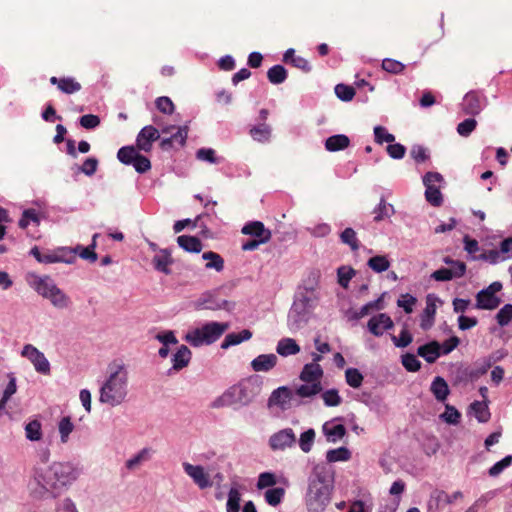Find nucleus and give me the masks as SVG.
<instances>
[{
    "label": "nucleus",
    "mask_w": 512,
    "mask_h": 512,
    "mask_svg": "<svg viewBox=\"0 0 512 512\" xmlns=\"http://www.w3.org/2000/svg\"><path fill=\"white\" fill-rule=\"evenodd\" d=\"M184 470L201 489L212 485L208 473L205 472L202 466L184 464Z\"/></svg>",
    "instance_id": "nucleus-12"
},
{
    "label": "nucleus",
    "mask_w": 512,
    "mask_h": 512,
    "mask_svg": "<svg viewBox=\"0 0 512 512\" xmlns=\"http://www.w3.org/2000/svg\"><path fill=\"white\" fill-rule=\"evenodd\" d=\"M403 366L411 372H416L420 369L421 364L417 357L413 354H406L402 357Z\"/></svg>",
    "instance_id": "nucleus-57"
},
{
    "label": "nucleus",
    "mask_w": 512,
    "mask_h": 512,
    "mask_svg": "<svg viewBox=\"0 0 512 512\" xmlns=\"http://www.w3.org/2000/svg\"><path fill=\"white\" fill-rule=\"evenodd\" d=\"M335 94L342 101H351L355 96V89L350 85L337 84Z\"/></svg>",
    "instance_id": "nucleus-45"
},
{
    "label": "nucleus",
    "mask_w": 512,
    "mask_h": 512,
    "mask_svg": "<svg viewBox=\"0 0 512 512\" xmlns=\"http://www.w3.org/2000/svg\"><path fill=\"white\" fill-rule=\"evenodd\" d=\"M343 243L350 246L353 251L358 250L359 241L356 236V232L352 228H346L340 235Z\"/></svg>",
    "instance_id": "nucleus-42"
},
{
    "label": "nucleus",
    "mask_w": 512,
    "mask_h": 512,
    "mask_svg": "<svg viewBox=\"0 0 512 512\" xmlns=\"http://www.w3.org/2000/svg\"><path fill=\"white\" fill-rule=\"evenodd\" d=\"M127 374L118 366L101 388L100 401L111 406L120 404L126 396Z\"/></svg>",
    "instance_id": "nucleus-1"
},
{
    "label": "nucleus",
    "mask_w": 512,
    "mask_h": 512,
    "mask_svg": "<svg viewBox=\"0 0 512 512\" xmlns=\"http://www.w3.org/2000/svg\"><path fill=\"white\" fill-rule=\"evenodd\" d=\"M157 109L164 114H172L174 110V104L169 97L162 96L158 97L155 101Z\"/></svg>",
    "instance_id": "nucleus-53"
},
{
    "label": "nucleus",
    "mask_w": 512,
    "mask_h": 512,
    "mask_svg": "<svg viewBox=\"0 0 512 512\" xmlns=\"http://www.w3.org/2000/svg\"><path fill=\"white\" fill-rule=\"evenodd\" d=\"M277 361L274 354H262L252 361L251 366L256 372L269 371L276 366Z\"/></svg>",
    "instance_id": "nucleus-19"
},
{
    "label": "nucleus",
    "mask_w": 512,
    "mask_h": 512,
    "mask_svg": "<svg viewBox=\"0 0 512 512\" xmlns=\"http://www.w3.org/2000/svg\"><path fill=\"white\" fill-rule=\"evenodd\" d=\"M475 417L480 422H487L490 419V412L485 401H475L470 405Z\"/></svg>",
    "instance_id": "nucleus-32"
},
{
    "label": "nucleus",
    "mask_w": 512,
    "mask_h": 512,
    "mask_svg": "<svg viewBox=\"0 0 512 512\" xmlns=\"http://www.w3.org/2000/svg\"><path fill=\"white\" fill-rule=\"evenodd\" d=\"M252 337V333L248 329H244L238 333L227 334L224 341L221 344L222 349H227L230 346L237 345L245 340H249Z\"/></svg>",
    "instance_id": "nucleus-27"
},
{
    "label": "nucleus",
    "mask_w": 512,
    "mask_h": 512,
    "mask_svg": "<svg viewBox=\"0 0 512 512\" xmlns=\"http://www.w3.org/2000/svg\"><path fill=\"white\" fill-rule=\"evenodd\" d=\"M173 260L171 255L166 250H161L157 253L153 258V264L155 268L165 274L170 273L169 266L172 264Z\"/></svg>",
    "instance_id": "nucleus-28"
},
{
    "label": "nucleus",
    "mask_w": 512,
    "mask_h": 512,
    "mask_svg": "<svg viewBox=\"0 0 512 512\" xmlns=\"http://www.w3.org/2000/svg\"><path fill=\"white\" fill-rule=\"evenodd\" d=\"M191 351L185 346L181 345L173 357V369L179 371L184 367L188 366L191 360Z\"/></svg>",
    "instance_id": "nucleus-22"
},
{
    "label": "nucleus",
    "mask_w": 512,
    "mask_h": 512,
    "mask_svg": "<svg viewBox=\"0 0 512 512\" xmlns=\"http://www.w3.org/2000/svg\"><path fill=\"white\" fill-rule=\"evenodd\" d=\"M177 243L188 252L199 253L203 249L201 240L196 236L181 235L177 238Z\"/></svg>",
    "instance_id": "nucleus-20"
},
{
    "label": "nucleus",
    "mask_w": 512,
    "mask_h": 512,
    "mask_svg": "<svg viewBox=\"0 0 512 512\" xmlns=\"http://www.w3.org/2000/svg\"><path fill=\"white\" fill-rule=\"evenodd\" d=\"M58 429H59V432L61 435L62 442L63 443L67 442L70 433L74 429V424L71 421V417H69V416L63 417L59 421Z\"/></svg>",
    "instance_id": "nucleus-43"
},
{
    "label": "nucleus",
    "mask_w": 512,
    "mask_h": 512,
    "mask_svg": "<svg viewBox=\"0 0 512 512\" xmlns=\"http://www.w3.org/2000/svg\"><path fill=\"white\" fill-rule=\"evenodd\" d=\"M31 254L40 263H73L74 253L70 250V247H59L54 250H47L42 252L38 247L31 249Z\"/></svg>",
    "instance_id": "nucleus-6"
},
{
    "label": "nucleus",
    "mask_w": 512,
    "mask_h": 512,
    "mask_svg": "<svg viewBox=\"0 0 512 512\" xmlns=\"http://www.w3.org/2000/svg\"><path fill=\"white\" fill-rule=\"evenodd\" d=\"M323 369L318 363H309L304 365L299 379L303 382L295 390V394L300 398H311L322 391L321 380Z\"/></svg>",
    "instance_id": "nucleus-3"
},
{
    "label": "nucleus",
    "mask_w": 512,
    "mask_h": 512,
    "mask_svg": "<svg viewBox=\"0 0 512 512\" xmlns=\"http://www.w3.org/2000/svg\"><path fill=\"white\" fill-rule=\"evenodd\" d=\"M25 430L27 438L32 441H38L42 437V427L41 423L38 420L30 421L26 425Z\"/></svg>",
    "instance_id": "nucleus-40"
},
{
    "label": "nucleus",
    "mask_w": 512,
    "mask_h": 512,
    "mask_svg": "<svg viewBox=\"0 0 512 512\" xmlns=\"http://www.w3.org/2000/svg\"><path fill=\"white\" fill-rule=\"evenodd\" d=\"M478 323V320L476 317H468L465 315H461L458 318V326L461 330H467L474 326H476Z\"/></svg>",
    "instance_id": "nucleus-63"
},
{
    "label": "nucleus",
    "mask_w": 512,
    "mask_h": 512,
    "mask_svg": "<svg viewBox=\"0 0 512 512\" xmlns=\"http://www.w3.org/2000/svg\"><path fill=\"white\" fill-rule=\"evenodd\" d=\"M229 328L228 323L209 322L201 327L191 329L185 340L194 347L210 345L218 340Z\"/></svg>",
    "instance_id": "nucleus-4"
},
{
    "label": "nucleus",
    "mask_w": 512,
    "mask_h": 512,
    "mask_svg": "<svg viewBox=\"0 0 512 512\" xmlns=\"http://www.w3.org/2000/svg\"><path fill=\"white\" fill-rule=\"evenodd\" d=\"M436 314V298L428 295L426 298V307L421 315V327L426 330L429 329L433 323Z\"/></svg>",
    "instance_id": "nucleus-16"
},
{
    "label": "nucleus",
    "mask_w": 512,
    "mask_h": 512,
    "mask_svg": "<svg viewBox=\"0 0 512 512\" xmlns=\"http://www.w3.org/2000/svg\"><path fill=\"white\" fill-rule=\"evenodd\" d=\"M460 343V340L457 336H452L449 339L445 340L442 345H440V350L443 354H448L453 351Z\"/></svg>",
    "instance_id": "nucleus-61"
},
{
    "label": "nucleus",
    "mask_w": 512,
    "mask_h": 512,
    "mask_svg": "<svg viewBox=\"0 0 512 512\" xmlns=\"http://www.w3.org/2000/svg\"><path fill=\"white\" fill-rule=\"evenodd\" d=\"M394 327V322L386 313H379L371 317L367 323V328L374 336H382L386 331Z\"/></svg>",
    "instance_id": "nucleus-9"
},
{
    "label": "nucleus",
    "mask_w": 512,
    "mask_h": 512,
    "mask_svg": "<svg viewBox=\"0 0 512 512\" xmlns=\"http://www.w3.org/2000/svg\"><path fill=\"white\" fill-rule=\"evenodd\" d=\"M241 232L244 235H248L253 237L252 240H247L243 242L242 249L244 251L254 250L256 249L260 244L267 243L270 241L272 237V233L269 229H267L264 224L260 221H251L246 223L242 229Z\"/></svg>",
    "instance_id": "nucleus-5"
},
{
    "label": "nucleus",
    "mask_w": 512,
    "mask_h": 512,
    "mask_svg": "<svg viewBox=\"0 0 512 512\" xmlns=\"http://www.w3.org/2000/svg\"><path fill=\"white\" fill-rule=\"evenodd\" d=\"M381 66L386 72L395 75L401 74L405 69V65L402 62L391 58L384 59Z\"/></svg>",
    "instance_id": "nucleus-39"
},
{
    "label": "nucleus",
    "mask_w": 512,
    "mask_h": 512,
    "mask_svg": "<svg viewBox=\"0 0 512 512\" xmlns=\"http://www.w3.org/2000/svg\"><path fill=\"white\" fill-rule=\"evenodd\" d=\"M30 222H34L36 224L39 223L38 213L34 209L25 210L22 218L19 221V226L23 229L27 228Z\"/></svg>",
    "instance_id": "nucleus-55"
},
{
    "label": "nucleus",
    "mask_w": 512,
    "mask_h": 512,
    "mask_svg": "<svg viewBox=\"0 0 512 512\" xmlns=\"http://www.w3.org/2000/svg\"><path fill=\"white\" fill-rule=\"evenodd\" d=\"M22 355L27 357L40 373L47 374L50 371V364L45 356L35 347L26 345L22 351Z\"/></svg>",
    "instance_id": "nucleus-10"
},
{
    "label": "nucleus",
    "mask_w": 512,
    "mask_h": 512,
    "mask_svg": "<svg viewBox=\"0 0 512 512\" xmlns=\"http://www.w3.org/2000/svg\"><path fill=\"white\" fill-rule=\"evenodd\" d=\"M368 266L374 272L381 273L389 269L390 261L384 255H377L369 259Z\"/></svg>",
    "instance_id": "nucleus-36"
},
{
    "label": "nucleus",
    "mask_w": 512,
    "mask_h": 512,
    "mask_svg": "<svg viewBox=\"0 0 512 512\" xmlns=\"http://www.w3.org/2000/svg\"><path fill=\"white\" fill-rule=\"evenodd\" d=\"M511 462H512L511 456L505 457L504 459L497 462L490 468V470H489L490 475H492V476L498 475L504 468L508 467L511 464Z\"/></svg>",
    "instance_id": "nucleus-62"
},
{
    "label": "nucleus",
    "mask_w": 512,
    "mask_h": 512,
    "mask_svg": "<svg viewBox=\"0 0 512 512\" xmlns=\"http://www.w3.org/2000/svg\"><path fill=\"white\" fill-rule=\"evenodd\" d=\"M138 155L137 147L125 146L119 149L117 157L124 164H132Z\"/></svg>",
    "instance_id": "nucleus-35"
},
{
    "label": "nucleus",
    "mask_w": 512,
    "mask_h": 512,
    "mask_svg": "<svg viewBox=\"0 0 512 512\" xmlns=\"http://www.w3.org/2000/svg\"><path fill=\"white\" fill-rule=\"evenodd\" d=\"M276 351L281 356L286 357L289 355H295V354L299 353L300 347L294 339L284 338L278 342Z\"/></svg>",
    "instance_id": "nucleus-24"
},
{
    "label": "nucleus",
    "mask_w": 512,
    "mask_h": 512,
    "mask_svg": "<svg viewBox=\"0 0 512 512\" xmlns=\"http://www.w3.org/2000/svg\"><path fill=\"white\" fill-rule=\"evenodd\" d=\"M28 282L38 294L45 298L56 288V285L52 283L49 277H41L36 274H31Z\"/></svg>",
    "instance_id": "nucleus-14"
},
{
    "label": "nucleus",
    "mask_w": 512,
    "mask_h": 512,
    "mask_svg": "<svg viewBox=\"0 0 512 512\" xmlns=\"http://www.w3.org/2000/svg\"><path fill=\"white\" fill-rule=\"evenodd\" d=\"M160 138L159 130H141L137 137L136 147L145 152L150 151L153 142Z\"/></svg>",
    "instance_id": "nucleus-18"
},
{
    "label": "nucleus",
    "mask_w": 512,
    "mask_h": 512,
    "mask_svg": "<svg viewBox=\"0 0 512 512\" xmlns=\"http://www.w3.org/2000/svg\"><path fill=\"white\" fill-rule=\"evenodd\" d=\"M345 377L348 385L353 388H359L363 382L362 374L355 368L347 369Z\"/></svg>",
    "instance_id": "nucleus-46"
},
{
    "label": "nucleus",
    "mask_w": 512,
    "mask_h": 512,
    "mask_svg": "<svg viewBox=\"0 0 512 512\" xmlns=\"http://www.w3.org/2000/svg\"><path fill=\"white\" fill-rule=\"evenodd\" d=\"M351 457L350 451L345 447L329 450L326 455L328 462L347 461Z\"/></svg>",
    "instance_id": "nucleus-38"
},
{
    "label": "nucleus",
    "mask_w": 512,
    "mask_h": 512,
    "mask_svg": "<svg viewBox=\"0 0 512 512\" xmlns=\"http://www.w3.org/2000/svg\"><path fill=\"white\" fill-rule=\"evenodd\" d=\"M338 282L343 288H348L350 280L355 275V271L350 267H340L338 269Z\"/></svg>",
    "instance_id": "nucleus-47"
},
{
    "label": "nucleus",
    "mask_w": 512,
    "mask_h": 512,
    "mask_svg": "<svg viewBox=\"0 0 512 512\" xmlns=\"http://www.w3.org/2000/svg\"><path fill=\"white\" fill-rule=\"evenodd\" d=\"M431 391L438 401H444L448 394L449 388L446 381L441 377H436L432 382Z\"/></svg>",
    "instance_id": "nucleus-29"
},
{
    "label": "nucleus",
    "mask_w": 512,
    "mask_h": 512,
    "mask_svg": "<svg viewBox=\"0 0 512 512\" xmlns=\"http://www.w3.org/2000/svg\"><path fill=\"white\" fill-rule=\"evenodd\" d=\"M440 344L432 341L418 348V354L429 363H433L440 356Z\"/></svg>",
    "instance_id": "nucleus-21"
},
{
    "label": "nucleus",
    "mask_w": 512,
    "mask_h": 512,
    "mask_svg": "<svg viewBox=\"0 0 512 512\" xmlns=\"http://www.w3.org/2000/svg\"><path fill=\"white\" fill-rule=\"evenodd\" d=\"M425 198L426 200L435 207H439L443 203V195L441 193V184L443 177L437 172H428L424 176Z\"/></svg>",
    "instance_id": "nucleus-7"
},
{
    "label": "nucleus",
    "mask_w": 512,
    "mask_h": 512,
    "mask_svg": "<svg viewBox=\"0 0 512 512\" xmlns=\"http://www.w3.org/2000/svg\"><path fill=\"white\" fill-rule=\"evenodd\" d=\"M202 258L206 261V269H214L217 272H221L224 269V259L220 254L207 251L202 254Z\"/></svg>",
    "instance_id": "nucleus-25"
},
{
    "label": "nucleus",
    "mask_w": 512,
    "mask_h": 512,
    "mask_svg": "<svg viewBox=\"0 0 512 512\" xmlns=\"http://www.w3.org/2000/svg\"><path fill=\"white\" fill-rule=\"evenodd\" d=\"M79 123L82 128H95L100 124V119L97 115L87 114L80 117Z\"/></svg>",
    "instance_id": "nucleus-59"
},
{
    "label": "nucleus",
    "mask_w": 512,
    "mask_h": 512,
    "mask_svg": "<svg viewBox=\"0 0 512 512\" xmlns=\"http://www.w3.org/2000/svg\"><path fill=\"white\" fill-rule=\"evenodd\" d=\"M466 270V266L463 262L458 263L457 271L453 273L450 269L442 268L439 270H436L432 277L437 281H448L451 280L454 276L461 277L464 275Z\"/></svg>",
    "instance_id": "nucleus-23"
},
{
    "label": "nucleus",
    "mask_w": 512,
    "mask_h": 512,
    "mask_svg": "<svg viewBox=\"0 0 512 512\" xmlns=\"http://www.w3.org/2000/svg\"><path fill=\"white\" fill-rule=\"evenodd\" d=\"M417 303V299L410 294L402 295L398 300L397 304L399 307L403 308L406 313H412L413 307Z\"/></svg>",
    "instance_id": "nucleus-58"
},
{
    "label": "nucleus",
    "mask_w": 512,
    "mask_h": 512,
    "mask_svg": "<svg viewBox=\"0 0 512 512\" xmlns=\"http://www.w3.org/2000/svg\"><path fill=\"white\" fill-rule=\"evenodd\" d=\"M277 478L275 474L270 472H263L259 475L258 481H257V488L258 489H265L268 487H272L277 483Z\"/></svg>",
    "instance_id": "nucleus-48"
},
{
    "label": "nucleus",
    "mask_w": 512,
    "mask_h": 512,
    "mask_svg": "<svg viewBox=\"0 0 512 512\" xmlns=\"http://www.w3.org/2000/svg\"><path fill=\"white\" fill-rule=\"evenodd\" d=\"M61 468V465H53L50 467L46 473L45 478H47L45 487L46 488H55L57 486V483L59 482V479L57 478L58 470Z\"/></svg>",
    "instance_id": "nucleus-52"
},
{
    "label": "nucleus",
    "mask_w": 512,
    "mask_h": 512,
    "mask_svg": "<svg viewBox=\"0 0 512 512\" xmlns=\"http://www.w3.org/2000/svg\"><path fill=\"white\" fill-rule=\"evenodd\" d=\"M288 77L287 70L282 65H274L267 71V78L272 84H281Z\"/></svg>",
    "instance_id": "nucleus-30"
},
{
    "label": "nucleus",
    "mask_w": 512,
    "mask_h": 512,
    "mask_svg": "<svg viewBox=\"0 0 512 512\" xmlns=\"http://www.w3.org/2000/svg\"><path fill=\"white\" fill-rule=\"evenodd\" d=\"M332 491V481L330 475H321L320 472H316V478H314L310 485L307 495V502L311 510L319 512L324 509L330 500Z\"/></svg>",
    "instance_id": "nucleus-2"
},
{
    "label": "nucleus",
    "mask_w": 512,
    "mask_h": 512,
    "mask_svg": "<svg viewBox=\"0 0 512 512\" xmlns=\"http://www.w3.org/2000/svg\"><path fill=\"white\" fill-rule=\"evenodd\" d=\"M350 140L346 135H334L326 140L325 146L329 151L345 149L349 146Z\"/></svg>",
    "instance_id": "nucleus-31"
},
{
    "label": "nucleus",
    "mask_w": 512,
    "mask_h": 512,
    "mask_svg": "<svg viewBox=\"0 0 512 512\" xmlns=\"http://www.w3.org/2000/svg\"><path fill=\"white\" fill-rule=\"evenodd\" d=\"M241 495L235 488H231L228 494L227 512H239Z\"/></svg>",
    "instance_id": "nucleus-44"
},
{
    "label": "nucleus",
    "mask_w": 512,
    "mask_h": 512,
    "mask_svg": "<svg viewBox=\"0 0 512 512\" xmlns=\"http://www.w3.org/2000/svg\"><path fill=\"white\" fill-rule=\"evenodd\" d=\"M442 418L447 423L458 424L461 418V414L453 406L446 405L445 412L442 414Z\"/></svg>",
    "instance_id": "nucleus-56"
},
{
    "label": "nucleus",
    "mask_w": 512,
    "mask_h": 512,
    "mask_svg": "<svg viewBox=\"0 0 512 512\" xmlns=\"http://www.w3.org/2000/svg\"><path fill=\"white\" fill-rule=\"evenodd\" d=\"M285 494L284 488H271L265 492V500L271 506H277L281 503Z\"/></svg>",
    "instance_id": "nucleus-37"
},
{
    "label": "nucleus",
    "mask_w": 512,
    "mask_h": 512,
    "mask_svg": "<svg viewBox=\"0 0 512 512\" xmlns=\"http://www.w3.org/2000/svg\"><path fill=\"white\" fill-rule=\"evenodd\" d=\"M413 337L412 334L409 332V330L404 327L399 336H392V341L397 347H407L409 344L412 343Z\"/></svg>",
    "instance_id": "nucleus-49"
},
{
    "label": "nucleus",
    "mask_w": 512,
    "mask_h": 512,
    "mask_svg": "<svg viewBox=\"0 0 512 512\" xmlns=\"http://www.w3.org/2000/svg\"><path fill=\"white\" fill-rule=\"evenodd\" d=\"M98 237V234H95L92 238V243L87 246L83 247L81 245H77L75 248H71L70 250L74 253L73 262H75L77 256L81 257L84 260H87L91 263L97 261V253L95 252L96 249V239Z\"/></svg>",
    "instance_id": "nucleus-15"
},
{
    "label": "nucleus",
    "mask_w": 512,
    "mask_h": 512,
    "mask_svg": "<svg viewBox=\"0 0 512 512\" xmlns=\"http://www.w3.org/2000/svg\"><path fill=\"white\" fill-rule=\"evenodd\" d=\"M501 288L502 285L500 283L494 282L486 289L480 291L476 295V308L485 310L496 309L501 302L496 296V293L499 292Z\"/></svg>",
    "instance_id": "nucleus-8"
},
{
    "label": "nucleus",
    "mask_w": 512,
    "mask_h": 512,
    "mask_svg": "<svg viewBox=\"0 0 512 512\" xmlns=\"http://www.w3.org/2000/svg\"><path fill=\"white\" fill-rule=\"evenodd\" d=\"M484 97L476 91L468 92L462 102L463 109L468 114H478L483 107Z\"/></svg>",
    "instance_id": "nucleus-13"
},
{
    "label": "nucleus",
    "mask_w": 512,
    "mask_h": 512,
    "mask_svg": "<svg viewBox=\"0 0 512 512\" xmlns=\"http://www.w3.org/2000/svg\"><path fill=\"white\" fill-rule=\"evenodd\" d=\"M136 171L140 173H144L151 168V163L149 159L145 156L138 155L137 158L132 163Z\"/></svg>",
    "instance_id": "nucleus-60"
},
{
    "label": "nucleus",
    "mask_w": 512,
    "mask_h": 512,
    "mask_svg": "<svg viewBox=\"0 0 512 512\" xmlns=\"http://www.w3.org/2000/svg\"><path fill=\"white\" fill-rule=\"evenodd\" d=\"M321 397L327 406H338L341 403V397L335 389L323 392Z\"/></svg>",
    "instance_id": "nucleus-54"
},
{
    "label": "nucleus",
    "mask_w": 512,
    "mask_h": 512,
    "mask_svg": "<svg viewBox=\"0 0 512 512\" xmlns=\"http://www.w3.org/2000/svg\"><path fill=\"white\" fill-rule=\"evenodd\" d=\"M497 322L500 326L507 325L512 320V305L506 304L496 315Z\"/></svg>",
    "instance_id": "nucleus-51"
},
{
    "label": "nucleus",
    "mask_w": 512,
    "mask_h": 512,
    "mask_svg": "<svg viewBox=\"0 0 512 512\" xmlns=\"http://www.w3.org/2000/svg\"><path fill=\"white\" fill-rule=\"evenodd\" d=\"M293 392L288 387H280L276 389L270 398V402L275 405H284L292 398Z\"/></svg>",
    "instance_id": "nucleus-33"
},
{
    "label": "nucleus",
    "mask_w": 512,
    "mask_h": 512,
    "mask_svg": "<svg viewBox=\"0 0 512 512\" xmlns=\"http://www.w3.org/2000/svg\"><path fill=\"white\" fill-rule=\"evenodd\" d=\"M314 438L315 432L313 429H309L301 434L299 445L304 452H309L311 450Z\"/></svg>",
    "instance_id": "nucleus-50"
},
{
    "label": "nucleus",
    "mask_w": 512,
    "mask_h": 512,
    "mask_svg": "<svg viewBox=\"0 0 512 512\" xmlns=\"http://www.w3.org/2000/svg\"><path fill=\"white\" fill-rule=\"evenodd\" d=\"M292 65L305 73H308L312 70V67L308 60L302 56L292 58Z\"/></svg>",
    "instance_id": "nucleus-64"
},
{
    "label": "nucleus",
    "mask_w": 512,
    "mask_h": 512,
    "mask_svg": "<svg viewBox=\"0 0 512 512\" xmlns=\"http://www.w3.org/2000/svg\"><path fill=\"white\" fill-rule=\"evenodd\" d=\"M53 305L60 308L66 307L69 303L68 297L56 286L52 292L47 296Z\"/></svg>",
    "instance_id": "nucleus-41"
},
{
    "label": "nucleus",
    "mask_w": 512,
    "mask_h": 512,
    "mask_svg": "<svg viewBox=\"0 0 512 512\" xmlns=\"http://www.w3.org/2000/svg\"><path fill=\"white\" fill-rule=\"evenodd\" d=\"M295 442V435L292 429H283L273 434L269 439L272 450H284L291 447Z\"/></svg>",
    "instance_id": "nucleus-11"
},
{
    "label": "nucleus",
    "mask_w": 512,
    "mask_h": 512,
    "mask_svg": "<svg viewBox=\"0 0 512 512\" xmlns=\"http://www.w3.org/2000/svg\"><path fill=\"white\" fill-rule=\"evenodd\" d=\"M462 497L461 492H455L453 494H449L446 491L436 489L432 494V499L435 501L437 507H443L445 505L451 504L456 501L458 498Z\"/></svg>",
    "instance_id": "nucleus-26"
},
{
    "label": "nucleus",
    "mask_w": 512,
    "mask_h": 512,
    "mask_svg": "<svg viewBox=\"0 0 512 512\" xmlns=\"http://www.w3.org/2000/svg\"><path fill=\"white\" fill-rule=\"evenodd\" d=\"M50 83L57 85L58 89L66 94H73L81 90V84L70 77L57 78L53 76L50 78Z\"/></svg>",
    "instance_id": "nucleus-17"
},
{
    "label": "nucleus",
    "mask_w": 512,
    "mask_h": 512,
    "mask_svg": "<svg viewBox=\"0 0 512 512\" xmlns=\"http://www.w3.org/2000/svg\"><path fill=\"white\" fill-rule=\"evenodd\" d=\"M323 431L327 438L331 441H336L337 439H341L346 434V429L344 425L337 424V425H330L329 423H326L323 426Z\"/></svg>",
    "instance_id": "nucleus-34"
}]
</instances>
